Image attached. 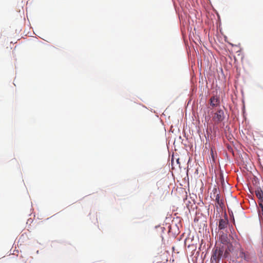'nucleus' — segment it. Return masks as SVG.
<instances>
[{
	"label": "nucleus",
	"instance_id": "3",
	"mask_svg": "<svg viewBox=\"0 0 263 263\" xmlns=\"http://www.w3.org/2000/svg\"><path fill=\"white\" fill-rule=\"evenodd\" d=\"M211 197L213 199L215 198L217 203V207L219 206L220 208H222L224 206V203L222 199H220L219 191L217 188L214 187L212 190V193L211 194Z\"/></svg>",
	"mask_w": 263,
	"mask_h": 263
},
{
	"label": "nucleus",
	"instance_id": "4",
	"mask_svg": "<svg viewBox=\"0 0 263 263\" xmlns=\"http://www.w3.org/2000/svg\"><path fill=\"white\" fill-rule=\"evenodd\" d=\"M238 258H240L245 260L248 261L250 259L249 254L248 252H245L242 247H239L237 251Z\"/></svg>",
	"mask_w": 263,
	"mask_h": 263
},
{
	"label": "nucleus",
	"instance_id": "6",
	"mask_svg": "<svg viewBox=\"0 0 263 263\" xmlns=\"http://www.w3.org/2000/svg\"><path fill=\"white\" fill-rule=\"evenodd\" d=\"M210 104L212 108L217 107L220 106L219 98L217 96H213L210 99Z\"/></svg>",
	"mask_w": 263,
	"mask_h": 263
},
{
	"label": "nucleus",
	"instance_id": "10",
	"mask_svg": "<svg viewBox=\"0 0 263 263\" xmlns=\"http://www.w3.org/2000/svg\"><path fill=\"white\" fill-rule=\"evenodd\" d=\"M176 161L178 163H179V159H177Z\"/></svg>",
	"mask_w": 263,
	"mask_h": 263
},
{
	"label": "nucleus",
	"instance_id": "5",
	"mask_svg": "<svg viewBox=\"0 0 263 263\" xmlns=\"http://www.w3.org/2000/svg\"><path fill=\"white\" fill-rule=\"evenodd\" d=\"M255 194L258 199V205L259 208L263 206V191L260 187H258L255 190Z\"/></svg>",
	"mask_w": 263,
	"mask_h": 263
},
{
	"label": "nucleus",
	"instance_id": "8",
	"mask_svg": "<svg viewBox=\"0 0 263 263\" xmlns=\"http://www.w3.org/2000/svg\"><path fill=\"white\" fill-rule=\"evenodd\" d=\"M220 240L222 243L227 244L229 242L227 234L222 232V233L220 235Z\"/></svg>",
	"mask_w": 263,
	"mask_h": 263
},
{
	"label": "nucleus",
	"instance_id": "2",
	"mask_svg": "<svg viewBox=\"0 0 263 263\" xmlns=\"http://www.w3.org/2000/svg\"><path fill=\"white\" fill-rule=\"evenodd\" d=\"M223 249L220 247L216 246L212 251V255L211 258V263H219V261L222 256Z\"/></svg>",
	"mask_w": 263,
	"mask_h": 263
},
{
	"label": "nucleus",
	"instance_id": "9",
	"mask_svg": "<svg viewBox=\"0 0 263 263\" xmlns=\"http://www.w3.org/2000/svg\"><path fill=\"white\" fill-rule=\"evenodd\" d=\"M260 208L261 209V212H259V215L261 220L263 221V206H261Z\"/></svg>",
	"mask_w": 263,
	"mask_h": 263
},
{
	"label": "nucleus",
	"instance_id": "7",
	"mask_svg": "<svg viewBox=\"0 0 263 263\" xmlns=\"http://www.w3.org/2000/svg\"><path fill=\"white\" fill-rule=\"evenodd\" d=\"M227 218L220 219L219 221L218 228L219 230H223L226 228L228 225Z\"/></svg>",
	"mask_w": 263,
	"mask_h": 263
},
{
	"label": "nucleus",
	"instance_id": "1",
	"mask_svg": "<svg viewBox=\"0 0 263 263\" xmlns=\"http://www.w3.org/2000/svg\"><path fill=\"white\" fill-rule=\"evenodd\" d=\"M226 118L224 111L219 108L215 111L212 112V121L214 123V129H217L218 126L221 124Z\"/></svg>",
	"mask_w": 263,
	"mask_h": 263
}]
</instances>
